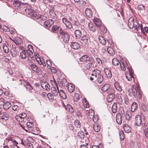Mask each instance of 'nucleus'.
I'll return each mask as SVG.
<instances>
[{"label": "nucleus", "instance_id": "obj_53", "mask_svg": "<svg viewBox=\"0 0 148 148\" xmlns=\"http://www.w3.org/2000/svg\"><path fill=\"white\" fill-rule=\"evenodd\" d=\"M79 95L78 93H75L73 96V98L74 101H77L79 99Z\"/></svg>", "mask_w": 148, "mask_h": 148}, {"label": "nucleus", "instance_id": "obj_61", "mask_svg": "<svg viewBox=\"0 0 148 148\" xmlns=\"http://www.w3.org/2000/svg\"><path fill=\"white\" fill-rule=\"evenodd\" d=\"M117 102L119 104H121L122 103V100L121 96L119 95L117 97Z\"/></svg>", "mask_w": 148, "mask_h": 148}, {"label": "nucleus", "instance_id": "obj_46", "mask_svg": "<svg viewBox=\"0 0 148 148\" xmlns=\"http://www.w3.org/2000/svg\"><path fill=\"white\" fill-rule=\"evenodd\" d=\"M110 86L108 84H106L102 86L101 90L103 92H105L109 89Z\"/></svg>", "mask_w": 148, "mask_h": 148}, {"label": "nucleus", "instance_id": "obj_45", "mask_svg": "<svg viewBox=\"0 0 148 148\" xmlns=\"http://www.w3.org/2000/svg\"><path fill=\"white\" fill-rule=\"evenodd\" d=\"M112 111L114 113H115L116 112L117 110V104L116 103H114L113 104L112 106Z\"/></svg>", "mask_w": 148, "mask_h": 148}, {"label": "nucleus", "instance_id": "obj_32", "mask_svg": "<svg viewBox=\"0 0 148 148\" xmlns=\"http://www.w3.org/2000/svg\"><path fill=\"white\" fill-rule=\"evenodd\" d=\"M132 113L130 111H127L125 113V119L127 121L130 120L132 117Z\"/></svg>", "mask_w": 148, "mask_h": 148}, {"label": "nucleus", "instance_id": "obj_15", "mask_svg": "<svg viewBox=\"0 0 148 148\" xmlns=\"http://www.w3.org/2000/svg\"><path fill=\"white\" fill-rule=\"evenodd\" d=\"M13 5L14 8L16 10L21 9V3L18 1H15L14 2Z\"/></svg>", "mask_w": 148, "mask_h": 148}, {"label": "nucleus", "instance_id": "obj_9", "mask_svg": "<svg viewBox=\"0 0 148 148\" xmlns=\"http://www.w3.org/2000/svg\"><path fill=\"white\" fill-rule=\"evenodd\" d=\"M134 27L135 29L137 31L140 29L143 34L146 36V34H145V32L143 31V26L142 24L137 23V24H136L135 26H134Z\"/></svg>", "mask_w": 148, "mask_h": 148}, {"label": "nucleus", "instance_id": "obj_51", "mask_svg": "<svg viewBox=\"0 0 148 148\" xmlns=\"http://www.w3.org/2000/svg\"><path fill=\"white\" fill-rule=\"evenodd\" d=\"M24 81L26 84V85L25 86L26 87L27 89L30 90L32 89V87L31 86L29 82H28L26 80H24Z\"/></svg>", "mask_w": 148, "mask_h": 148}, {"label": "nucleus", "instance_id": "obj_2", "mask_svg": "<svg viewBox=\"0 0 148 148\" xmlns=\"http://www.w3.org/2000/svg\"><path fill=\"white\" fill-rule=\"evenodd\" d=\"M136 87L134 85H132L131 88H129L127 91V93L130 96H136L137 95V86Z\"/></svg>", "mask_w": 148, "mask_h": 148}, {"label": "nucleus", "instance_id": "obj_1", "mask_svg": "<svg viewBox=\"0 0 148 148\" xmlns=\"http://www.w3.org/2000/svg\"><path fill=\"white\" fill-rule=\"evenodd\" d=\"M59 33L60 35L62 36V37L63 38L64 42L65 43H68L70 38V36L69 34L64 31L61 28L59 30Z\"/></svg>", "mask_w": 148, "mask_h": 148}, {"label": "nucleus", "instance_id": "obj_33", "mask_svg": "<svg viewBox=\"0 0 148 148\" xmlns=\"http://www.w3.org/2000/svg\"><path fill=\"white\" fill-rule=\"evenodd\" d=\"M85 13L87 16L89 17H91L92 15V12L90 9L86 8L85 11Z\"/></svg>", "mask_w": 148, "mask_h": 148}, {"label": "nucleus", "instance_id": "obj_60", "mask_svg": "<svg viewBox=\"0 0 148 148\" xmlns=\"http://www.w3.org/2000/svg\"><path fill=\"white\" fill-rule=\"evenodd\" d=\"M59 27L58 25H55L53 26L52 28V31L53 32H55L57 31L59 29Z\"/></svg>", "mask_w": 148, "mask_h": 148}, {"label": "nucleus", "instance_id": "obj_8", "mask_svg": "<svg viewBox=\"0 0 148 148\" xmlns=\"http://www.w3.org/2000/svg\"><path fill=\"white\" fill-rule=\"evenodd\" d=\"M135 122L137 126H140L142 122L141 116L139 115H137L135 117Z\"/></svg>", "mask_w": 148, "mask_h": 148}, {"label": "nucleus", "instance_id": "obj_30", "mask_svg": "<svg viewBox=\"0 0 148 148\" xmlns=\"http://www.w3.org/2000/svg\"><path fill=\"white\" fill-rule=\"evenodd\" d=\"M144 127L145 129L144 132L145 136L148 139V123H144Z\"/></svg>", "mask_w": 148, "mask_h": 148}, {"label": "nucleus", "instance_id": "obj_17", "mask_svg": "<svg viewBox=\"0 0 148 148\" xmlns=\"http://www.w3.org/2000/svg\"><path fill=\"white\" fill-rule=\"evenodd\" d=\"M66 86L69 92L71 93L74 91L75 90V86L73 84H69Z\"/></svg>", "mask_w": 148, "mask_h": 148}, {"label": "nucleus", "instance_id": "obj_20", "mask_svg": "<svg viewBox=\"0 0 148 148\" xmlns=\"http://www.w3.org/2000/svg\"><path fill=\"white\" fill-rule=\"evenodd\" d=\"M53 23V21L52 19L48 20L44 22L45 26L47 27H50Z\"/></svg>", "mask_w": 148, "mask_h": 148}, {"label": "nucleus", "instance_id": "obj_7", "mask_svg": "<svg viewBox=\"0 0 148 148\" xmlns=\"http://www.w3.org/2000/svg\"><path fill=\"white\" fill-rule=\"evenodd\" d=\"M28 49L27 50L26 52L31 58H34L33 53L34 50L32 46L31 45H28L27 46Z\"/></svg>", "mask_w": 148, "mask_h": 148}, {"label": "nucleus", "instance_id": "obj_44", "mask_svg": "<svg viewBox=\"0 0 148 148\" xmlns=\"http://www.w3.org/2000/svg\"><path fill=\"white\" fill-rule=\"evenodd\" d=\"M77 136L78 137L81 139H83L84 137V132L82 131H79L77 133Z\"/></svg>", "mask_w": 148, "mask_h": 148}, {"label": "nucleus", "instance_id": "obj_59", "mask_svg": "<svg viewBox=\"0 0 148 148\" xmlns=\"http://www.w3.org/2000/svg\"><path fill=\"white\" fill-rule=\"evenodd\" d=\"M67 81L66 79L64 78H63L62 79L61 81L60 82V83L61 84V85L62 86H65L66 85V83Z\"/></svg>", "mask_w": 148, "mask_h": 148}, {"label": "nucleus", "instance_id": "obj_11", "mask_svg": "<svg viewBox=\"0 0 148 148\" xmlns=\"http://www.w3.org/2000/svg\"><path fill=\"white\" fill-rule=\"evenodd\" d=\"M19 49L23 51L21 52L20 53V58L22 59H25L27 57L25 52V50H24L23 47H22V46L20 47Z\"/></svg>", "mask_w": 148, "mask_h": 148}, {"label": "nucleus", "instance_id": "obj_13", "mask_svg": "<svg viewBox=\"0 0 148 148\" xmlns=\"http://www.w3.org/2000/svg\"><path fill=\"white\" fill-rule=\"evenodd\" d=\"M57 88L58 91V93L60 97L63 99H65L66 98V96L64 91L61 89L59 90L58 86Z\"/></svg>", "mask_w": 148, "mask_h": 148}, {"label": "nucleus", "instance_id": "obj_64", "mask_svg": "<svg viewBox=\"0 0 148 148\" xmlns=\"http://www.w3.org/2000/svg\"><path fill=\"white\" fill-rule=\"evenodd\" d=\"M45 87L43 88L46 90H49L50 89V86L48 83H47V85L46 84V85H45Z\"/></svg>", "mask_w": 148, "mask_h": 148}, {"label": "nucleus", "instance_id": "obj_58", "mask_svg": "<svg viewBox=\"0 0 148 148\" xmlns=\"http://www.w3.org/2000/svg\"><path fill=\"white\" fill-rule=\"evenodd\" d=\"M137 8L140 11L145 10V6L143 5H139L137 7Z\"/></svg>", "mask_w": 148, "mask_h": 148}, {"label": "nucleus", "instance_id": "obj_16", "mask_svg": "<svg viewBox=\"0 0 148 148\" xmlns=\"http://www.w3.org/2000/svg\"><path fill=\"white\" fill-rule=\"evenodd\" d=\"M104 71L106 75L108 78H110L112 77V73L109 68H105L104 69Z\"/></svg>", "mask_w": 148, "mask_h": 148}, {"label": "nucleus", "instance_id": "obj_22", "mask_svg": "<svg viewBox=\"0 0 148 148\" xmlns=\"http://www.w3.org/2000/svg\"><path fill=\"white\" fill-rule=\"evenodd\" d=\"M49 18L55 19L56 18V16L54 12L52 9L50 10L49 12Z\"/></svg>", "mask_w": 148, "mask_h": 148}, {"label": "nucleus", "instance_id": "obj_6", "mask_svg": "<svg viewBox=\"0 0 148 148\" xmlns=\"http://www.w3.org/2000/svg\"><path fill=\"white\" fill-rule=\"evenodd\" d=\"M25 11L27 14H28L29 16L32 17L36 16V12L33 10L28 8L25 9Z\"/></svg>", "mask_w": 148, "mask_h": 148}, {"label": "nucleus", "instance_id": "obj_10", "mask_svg": "<svg viewBox=\"0 0 148 148\" xmlns=\"http://www.w3.org/2000/svg\"><path fill=\"white\" fill-rule=\"evenodd\" d=\"M62 21L66 27L69 29L72 28V26L71 24L66 18H62Z\"/></svg>", "mask_w": 148, "mask_h": 148}, {"label": "nucleus", "instance_id": "obj_39", "mask_svg": "<svg viewBox=\"0 0 148 148\" xmlns=\"http://www.w3.org/2000/svg\"><path fill=\"white\" fill-rule=\"evenodd\" d=\"M107 51L110 55L111 56L113 55L114 54V51L112 48L110 47H108L107 48Z\"/></svg>", "mask_w": 148, "mask_h": 148}, {"label": "nucleus", "instance_id": "obj_19", "mask_svg": "<svg viewBox=\"0 0 148 148\" xmlns=\"http://www.w3.org/2000/svg\"><path fill=\"white\" fill-rule=\"evenodd\" d=\"M29 63H30V62ZM29 64L30 65L31 68L33 71L37 73L39 71V70L38 67L33 62L32 63V62H31V63H30Z\"/></svg>", "mask_w": 148, "mask_h": 148}, {"label": "nucleus", "instance_id": "obj_40", "mask_svg": "<svg viewBox=\"0 0 148 148\" xmlns=\"http://www.w3.org/2000/svg\"><path fill=\"white\" fill-rule=\"evenodd\" d=\"M14 42L17 45H21L23 42L22 40L19 38H16Z\"/></svg>", "mask_w": 148, "mask_h": 148}, {"label": "nucleus", "instance_id": "obj_47", "mask_svg": "<svg viewBox=\"0 0 148 148\" xmlns=\"http://www.w3.org/2000/svg\"><path fill=\"white\" fill-rule=\"evenodd\" d=\"M112 63L115 66H118L120 63L119 61L116 58H113L112 60Z\"/></svg>", "mask_w": 148, "mask_h": 148}, {"label": "nucleus", "instance_id": "obj_56", "mask_svg": "<svg viewBox=\"0 0 148 148\" xmlns=\"http://www.w3.org/2000/svg\"><path fill=\"white\" fill-rule=\"evenodd\" d=\"M54 95H53L51 93H49L47 95L48 99L51 101H52L54 99Z\"/></svg>", "mask_w": 148, "mask_h": 148}, {"label": "nucleus", "instance_id": "obj_29", "mask_svg": "<svg viewBox=\"0 0 148 148\" xmlns=\"http://www.w3.org/2000/svg\"><path fill=\"white\" fill-rule=\"evenodd\" d=\"M93 128L95 132H98L100 130V127L98 123H94L93 124Z\"/></svg>", "mask_w": 148, "mask_h": 148}, {"label": "nucleus", "instance_id": "obj_42", "mask_svg": "<svg viewBox=\"0 0 148 148\" xmlns=\"http://www.w3.org/2000/svg\"><path fill=\"white\" fill-rule=\"evenodd\" d=\"M0 119L2 120H4L5 121L7 120L8 119V115L5 112H3V115L0 116Z\"/></svg>", "mask_w": 148, "mask_h": 148}, {"label": "nucleus", "instance_id": "obj_41", "mask_svg": "<svg viewBox=\"0 0 148 148\" xmlns=\"http://www.w3.org/2000/svg\"><path fill=\"white\" fill-rule=\"evenodd\" d=\"M98 82L99 83H101L103 81L104 78L102 75L100 74H99L97 78Z\"/></svg>", "mask_w": 148, "mask_h": 148}, {"label": "nucleus", "instance_id": "obj_37", "mask_svg": "<svg viewBox=\"0 0 148 148\" xmlns=\"http://www.w3.org/2000/svg\"><path fill=\"white\" fill-rule=\"evenodd\" d=\"M114 86L115 89L118 91L119 92L121 91L122 90V89L120 86L119 84L117 82H115L114 84Z\"/></svg>", "mask_w": 148, "mask_h": 148}, {"label": "nucleus", "instance_id": "obj_28", "mask_svg": "<svg viewBox=\"0 0 148 148\" xmlns=\"http://www.w3.org/2000/svg\"><path fill=\"white\" fill-rule=\"evenodd\" d=\"M90 59V58L87 55H84L80 58L79 60L81 62H86L89 60Z\"/></svg>", "mask_w": 148, "mask_h": 148}, {"label": "nucleus", "instance_id": "obj_62", "mask_svg": "<svg viewBox=\"0 0 148 148\" xmlns=\"http://www.w3.org/2000/svg\"><path fill=\"white\" fill-rule=\"evenodd\" d=\"M12 109L14 111H18L19 109V107L16 105H14L12 106Z\"/></svg>", "mask_w": 148, "mask_h": 148}, {"label": "nucleus", "instance_id": "obj_18", "mask_svg": "<svg viewBox=\"0 0 148 148\" xmlns=\"http://www.w3.org/2000/svg\"><path fill=\"white\" fill-rule=\"evenodd\" d=\"M115 97V95L112 93L109 94L107 97V100L109 102L112 101Z\"/></svg>", "mask_w": 148, "mask_h": 148}, {"label": "nucleus", "instance_id": "obj_36", "mask_svg": "<svg viewBox=\"0 0 148 148\" xmlns=\"http://www.w3.org/2000/svg\"><path fill=\"white\" fill-rule=\"evenodd\" d=\"M136 86H137V95H138V97L139 99H141L142 97V92L140 89V86L138 85L137 84Z\"/></svg>", "mask_w": 148, "mask_h": 148}, {"label": "nucleus", "instance_id": "obj_21", "mask_svg": "<svg viewBox=\"0 0 148 148\" xmlns=\"http://www.w3.org/2000/svg\"><path fill=\"white\" fill-rule=\"evenodd\" d=\"M71 46L74 49H77L80 47V45L79 43L76 42H71Z\"/></svg>", "mask_w": 148, "mask_h": 148}, {"label": "nucleus", "instance_id": "obj_24", "mask_svg": "<svg viewBox=\"0 0 148 148\" xmlns=\"http://www.w3.org/2000/svg\"><path fill=\"white\" fill-rule=\"evenodd\" d=\"M101 72L100 71L98 70H94V72L91 74V75L92 77H93L95 79H96L97 76L99 75V74H101Z\"/></svg>", "mask_w": 148, "mask_h": 148}, {"label": "nucleus", "instance_id": "obj_63", "mask_svg": "<svg viewBox=\"0 0 148 148\" xmlns=\"http://www.w3.org/2000/svg\"><path fill=\"white\" fill-rule=\"evenodd\" d=\"M3 30L5 32H9L10 31V28L6 26H4L3 27Z\"/></svg>", "mask_w": 148, "mask_h": 148}, {"label": "nucleus", "instance_id": "obj_27", "mask_svg": "<svg viewBox=\"0 0 148 148\" xmlns=\"http://www.w3.org/2000/svg\"><path fill=\"white\" fill-rule=\"evenodd\" d=\"M64 107L66 110L69 111L71 113H73L74 112L73 109L71 105L69 104H67L66 106L65 105H64Z\"/></svg>", "mask_w": 148, "mask_h": 148}, {"label": "nucleus", "instance_id": "obj_31", "mask_svg": "<svg viewBox=\"0 0 148 148\" xmlns=\"http://www.w3.org/2000/svg\"><path fill=\"white\" fill-rule=\"evenodd\" d=\"M11 106V103L9 102H6L3 104V108L5 110L8 109Z\"/></svg>", "mask_w": 148, "mask_h": 148}, {"label": "nucleus", "instance_id": "obj_54", "mask_svg": "<svg viewBox=\"0 0 148 148\" xmlns=\"http://www.w3.org/2000/svg\"><path fill=\"white\" fill-rule=\"evenodd\" d=\"M120 140H123L124 138V133L122 131H120L119 133Z\"/></svg>", "mask_w": 148, "mask_h": 148}, {"label": "nucleus", "instance_id": "obj_26", "mask_svg": "<svg viewBox=\"0 0 148 148\" xmlns=\"http://www.w3.org/2000/svg\"><path fill=\"white\" fill-rule=\"evenodd\" d=\"M93 22L97 27H99L101 25L102 22L100 19L97 18H95L93 20Z\"/></svg>", "mask_w": 148, "mask_h": 148}, {"label": "nucleus", "instance_id": "obj_52", "mask_svg": "<svg viewBox=\"0 0 148 148\" xmlns=\"http://www.w3.org/2000/svg\"><path fill=\"white\" fill-rule=\"evenodd\" d=\"M3 49L4 52L5 53H8L9 52V49L6 44H3Z\"/></svg>", "mask_w": 148, "mask_h": 148}, {"label": "nucleus", "instance_id": "obj_43", "mask_svg": "<svg viewBox=\"0 0 148 148\" xmlns=\"http://www.w3.org/2000/svg\"><path fill=\"white\" fill-rule=\"evenodd\" d=\"M88 37L86 36H84L81 38V40L83 43L86 45L88 44Z\"/></svg>", "mask_w": 148, "mask_h": 148}, {"label": "nucleus", "instance_id": "obj_34", "mask_svg": "<svg viewBox=\"0 0 148 148\" xmlns=\"http://www.w3.org/2000/svg\"><path fill=\"white\" fill-rule=\"evenodd\" d=\"M75 35L77 38H79L82 36L81 32L79 30L77 29L75 32Z\"/></svg>", "mask_w": 148, "mask_h": 148}, {"label": "nucleus", "instance_id": "obj_48", "mask_svg": "<svg viewBox=\"0 0 148 148\" xmlns=\"http://www.w3.org/2000/svg\"><path fill=\"white\" fill-rule=\"evenodd\" d=\"M88 26L90 30L93 32H95L96 29L95 27L93 26L91 23H88Z\"/></svg>", "mask_w": 148, "mask_h": 148}, {"label": "nucleus", "instance_id": "obj_12", "mask_svg": "<svg viewBox=\"0 0 148 148\" xmlns=\"http://www.w3.org/2000/svg\"><path fill=\"white\" fill-rule=\"evenodd\" d=\"M56 86L55 87L53 86L51 88V91L52 94L56 97L58 96V91L57 88V86H58L56 84Z\"/></svg>", "mask_w": 148, "mask_h": 148}, {"label": "nucleus", "instance_id": "obj_3", "mask_svg": "<svg viewBox=\"0 0 148 148\" xmlns=\"http://www.w3.org/2000/svg\"><path fill=\"white\" fill-rule=\"evenodd\" d=\"M129 71L125 73L126 77L128 81H131L132 80H134L133 73L131 68H128Z\"/></svg>", "mask_w": 148, "mask_h": 148}, {"label": "nucleus", "instance_id": "obj_49", "mask_svg": "<svg viewBox=\"0 0 148 148\" xmlns=\"http://www.w3.org/2000/svg\"><path fill=\"white\" fill-rule=\"evenodd\" d=\"M137 107V105L135 102H133L132 105L131 106V111L132 112V113L134 111Z\"/></svg>", "mask_w": 148, "mask_h": 148}, {"label": "nucleus", "instance_id": "obj_4", "mask_svg": "<svg viewBox=\"0 0 148 148\" xmlns=\"http://www.w3.org/2000/svg\"><path fill=\"white\" fill-rule=\"evenodd\" d=\"M125 112L124 111L121 112V113H118L116 115V120L117 123L119 125L121 124L122 122V118L123 116H124Z\"/></svg>", "mask_w": 148, "mask_h": 148}, {"label": "nucleus", "instance_id": "obj_14", "mask_svg": "<svg viewBox=\"0 0 148 148\" xmlns=\"http://www.w3.org/2000/svg\"><path fill=\"white\" fill-rule=\"evenodd\" d=\"M123 128L125 132L126 133H129L131 131V127L127 124H125L123 125Z\"/></svg>", "mask_w": 148, "mask_h": 148}, {"label": "nucleus", "instance_id": "obj_38", "mask_svg": "<svg viewBox=\"0 0 148 148\" xmlns=\"http://www.w3.org/2000/svg\"><path fill=\"white\" fill-rule=\"evenodd\" d=\"M10 51L11 54L13 57H16V56L17 54V52L16 48H12Z\"/></svg>", "mask_w": 148, "mask_h": 148}, {"label": "nucleus", "instance_id": "obj_5", "mask_svg": "<svg viewBox=\"0 0 148 148\" xmlns=\"http://www.w3.org/2000/svg\"><path fill=\"white\" fill-rule=\"evenodd\" d=\"M27 128L25 129L23 127H22L23 129L26 132H31L32 130V127L34 126V124L32 122H27L26 123Z\"/></svg>", "mask_w": 148, "mask_h": 148}, {"label": "nucleus", "instance_id": "obj_57", "mask_svg": "<svg viewBox=\"0 0 148 148\" xmlns=\"http://www.w3.org/2000/svg\"><path fill=\"white\" fill-rule=\"evenodd\" d=\"M15 118L19 122H22L24 121V119H23L21 116H17L15 117Z\"/></svg>", "mask_w": 148, "mask_h": 148}, {"label": "nucleus", "instance_id": "obj_25", "mask_svg": "<svg viewBox=\"0 0 148 148\" xmlns=\"http://www.w3.org/2000/svg\"><path fill=\"white\" fill-rule=\"evenodd\" d=\"M98 38L99 42L102 44L103 45H105L106 44V40L103 36L101 35L99 36Z\"/></svg>", "mask_w": 148, "mask_h": 148}, {"label": "nucleus", "instance_id": "obj_23", "mask_svg": "<svg viewBox=\"0 0 148 148\" xmlns=\"http://www.w3.org/2000/svg\"><path fill=\"white\" fill-rule=\"evenodd\" d=\"M128 25L130 29H132L134 27V22L132 18L129 19L128 22Z\"/></svg>", "mask_w": 148, "mask_h": 148}, {"label": "nucleus", "instance_id": "obj_50", "mask_svg": "<svg viewBox=\"0 0 148 148\" xmlns=\"http://www.w3.org/2000/svg\"><path fill=\"white\" fill-rule=\"evenodd\" d=\"M126 63H124V62L120 63L119 66L121 67V70L123 71H125L126 69Z\"/></svg>", "mask_w": 148, "mask_h": 148}, {"label": "nucleus", "instance_id": "obj_55", "mask_svg": "<svg viewBox=\"0 0 148 148\" xmlns=\"http://www.w3.org/2000/svg\"><path fill=\"white\" fill-rule=\"evenodd\" d=\"M74 124L77 127L79 128L81 127V124L79 121L77 119L75 120V121Z\"/></svg>", "mask_w": 148, "mask_h": 148}, {"label": "nucleus", "instance_id": "obj_35", "mask_svg": "<svg viewBox=\"0 0 148 148\" xmlns=\"http://www.w3.org/2000/svg\"><path fill=\"white\" fill-rule=\"evenodd\" d=\"M94 116V111L91 110L89 111L88 116V118L90 120H92Z\"/></svg>", "mask_w": 148, "mask_h": 148}]
</instances>
